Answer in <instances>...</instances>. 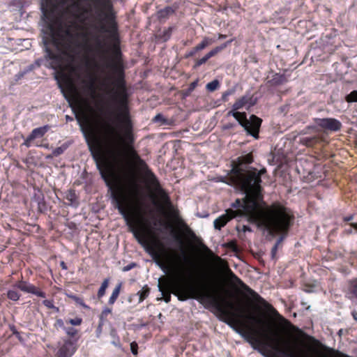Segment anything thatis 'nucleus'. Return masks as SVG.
Returning a JSON list of instances; mask_svg holds the SVG:
<instances>
[{"instance_id": "obj_1", "label": "nucleus", "mask_w": 357, "mask_h": 357, "mask_svg": "<svg viewBox=\"0 0 357 357\" xmlns=\"http://www.w3.org/2000/svg\"><path fill=\"white\" fill-rule=\"evenodd\" d=\"M59 87L63 96L68 101L79 123L89 149L96 162L102 178L111 192V197L119 213L123 216L129 231L132 233L137 242L145 247L153 258L158 261L162 269L173 267L174 262L162 248V252L155 250L150 243L151 230L141 215L139 210L133 204L119 183L114 162L103 153L100 139L96 135L91 123L92 107L88 100L76 91L74 84L66 73L60 72L56 76Z\"/></svg>"}, {"instance_id": "obj_2", "label": "nucleus", "mask_w": 357, "mask_h": 357, "mask_svg": "<svg viewBox=\"0 0 357 357\" xmlns=\"http://www.w3.org/2000/svg\"><path fill=\"white\" fill-rule=\"evenodd\" d=\"M159 291L162 292L163 299L166 303L171 301V293L178 296L179 301H186L193 298L199 303L214 307L223 317L222 320L242 335L254 349L269 347L271 350L268 352L271 357H301V355L294 351L289 342L282 338L278 331L271 329L267 323L261 318L250 315L248 319L258 325L266 326V340L259 337V332L254 327L248 325L240 318V316L228 310L225 304L230 308L233 305L220 295L217 289L205 284H192L173 282L168 278L160 279Z\"/></svg>"}, {"instance_id": "obj_3", "label": "nucleus", "mask_w": 357, "mask_h": 357, "mask_svg": "<svg viewBox=\"0 0 357 357\" xmlns=\"http://www.w3.org/2000/svg\"><path fill=\"white\" fill-rule=\"evenodd\" d=\"M248 186H235L244 192V215L253 218L260 225L271 233L287 234L294 224V215L279 202L262 208L260 202L265 204L261 194V181H248Z\"/></svg>"}, {"instance_id": "obj_4", "label": "nucleus", "mask_w": 357, "mask_h": 357, "mask_svg": "<svg viewBox=\"0 0 357 357\" xmlns=\"http://www.w3.org/2000/svg\"><path fill=\"white\" fill-rule=\"evenodd\" d=\"M48 35L43 38L45 57L50 60V67L54 69L61 68L62 66V56L61 53L75 54L77 50L87 46V41L83 45L79 41L80 38H86V34L81 32H73L70 27L65 29L59 24L48 26Z\"/></svg>"}, {"instance_id": "obj_5", "label": "nucleus", "mask_w": 357, "mask_h": 357, "mask_svg": "<svg viewBox=\"0 0 357 357\" xmlns=\"http://www.w3.org/2000/svg\"><path fill=\"white\" fill-rule=\"evenodd\" d=\"M96 7V20L100 22L99 30L108 34V38L114 43L112 57L105 63V67L112 74H125L123 55L120 50L119 25L112 0H93Z\"/></svg>"}, {"instance_id": "obj_6", "label": "nucleus", "mask_w": 357, "mask_h": 357, "mask_svg": "<svg viewBox=\"0 0 357 357\" xmlns=\"http://www.w3.org/2000/svg\"><path fill=\"white\" fill-rule=\"evenodd\" d=\"M253 162L252 153L237 158L231 162V169L227 177V183L234 186H248V181H261V174L264 170H258L248 165Z\"/></svg>"}, {"instance_id": "obj_7", "label": "nucleus", "mask_w": 357, "mask_h": 357, "mask_svg": "<svg viewBox=\"0 0 357 357\" xmlns=\"http://www.w3.org/2000/svg\"><path fill=\"white\" fill-rule=\"evenodd\" d=\"M256 103L253 96L246 94L236 100L232 106L233 109L228 112L229 116H234L238 123L246 130L247 133L252 136L255 139L259 137V129L262 123L261 119L255 114H252L250 119H247L245 112H239L238 109L248 105V107L254 106Z\"/></svg>"}, {"instance_id": "obj_8", "label": "nucleus", "mask_w": 357, "mask_h": 357, "mask_svg": "<svg viewBox=\"0 0 357 357\" xmlns=\"http://www.w3.org/2000/svg\"><path fill=\"white\" fill-rule=\"evenodd\" d=\"M230 274L231 278L236 282L237 284L240 285V287L247 292L257 303L260 304L266 310L268 311L271 314L275 316H277L280 318V319L284 322V324L288 327H294L292 324L287 319H284L282 317L278 312L271 305L268 303L264 298H262L259 294H257L255 291L251 289L249 286L245 284L238 277H237L232 271H230Z\"/></svg>"}, {"instance_id": "obj_9", "label": "nucleus", "mask_w": 357, "mask_h": 357, "mask_svg": "<svg viewBox=\"0 0 357 357\" xmlns=\"http://www.w3.org/2000/svg\"><path fill=\"white\" fill-rule=\"evenodd\" d=\"M314 121L317 126L325 130L336 132L342 128L341 122L334 118H316Z\"/></svg>"}, {"instance_id": "obj_10", "label": "nucleus", "mask_w": 357, "mask_h": 357, "mask_svg": "<svg viewBox=\"0 0 357 357\" xmlns=\"http://www.w3.org/2000/svg\"><path fill=\"white\" fill-rule=\"evenodd\" d=\"M77 351L76 341L70 339L63 340L59 346L56 357H72Z\"/></svg>"}, {"instance_id": "obj_11", "label": "nucleus", "mask_w": 357, "mask_h": 357, "mask_svg": "<svg viewBox=\"0 0 357 357\" xmlns=\"http://www.w3.org/2000/svg\"><path fill=\"white\" fill-rule=\"evenodd\" d=\"M173 215L177 222L178 226L179 227L185 238L190 241L199 242V238L197 236L193 230L188 225V224L178 216V212L177 211H174Z\"/></svg>"}, {"instance_id": "obj_12", "label": "nucleus", "mask_w": 357, "mask_h": 357, "mask_svg": "<svg viewBox=\"0 0 357 357\" xmlns=\"http://www.w3.org/2000/svg\"><path fill=\"white\" fill-rule=\"evenodd\" d=\"M13 287L26 293L32 294L41 298L46 297V294L44 291H41L40 288L34 286L27 281L22 280H19L14 284Z\"/></svg>"}, {"instance_id": "obj_13", "label": "nucleus", "mask_w": 357, "mask_h": 357, "mask_svg": "<svg viewBox=\"0 0 357 357\" xmlns=\"http://www.w3.org/2000/svg\"><path fill=\"white\" fill-rule=\"evenodd\" d=\"M242 213L237 211H233V209L229 208L226 210V213L218 218H216L214 222V227L215 229L220 230L222 227H224L228 222H229L233 218H237L238 215Z\"/></svg>"}, {"instance_id": "obj_14", "label": "nucleus", "mask_w": 357, "mask_h": 357, "mask_svg": "<svg viewBox=\"0 0 357 357\" xmlns=\"http://www.w3.org/2000/svg\"><path fill=\"white\" fill-rule=\"evenodd\" d=\"M50 129L49 125H45L39 128H34L30 135L24 139L22 145L30 147L32 142L38 138H42Z\"/></svg>"}, {"instance_id": "obj_15", "label": "nucleus", "mask_w": 357, "mask_h": 357, "mask_svg": "<svg viewBox=\"0 0 357 357\" xmlns=\"http://www.w3.org/2000/svg\"><path fill=\"white\" fill-rule=\"evenodd\" d=\"M287 82L285 75L280 73H275L271 79L268 80L267 84L270 86H278L282 85Z\"/></svg>"}, {"instance_id": "obj_16", "label": "nucleus", "mask_w": 357, "mask_h": 357, "mask_svg": "<svg viewBox=\"0 0 357 357\" xmlns=\"http://www.w3.org/2000/svg\"><path fill=\"white\" fill-rule=\"evenodd\" d=\"M177 6H166L163 9L158 10V17L160 20L167 19L170 15H173L177 10Z\"/></svg>"}, {"instance_id": "obj_17", "label": "nucleus", "mask_w": 357, "mask_h": 357, "mask_svg": "<svg viewBox=\"0 0 357 357\" xmlns=\"http://www.w3.org/2000/svg\"><path fill=\"white\" fill-rule=\"evenodd\" d=\"M322 140H323L322 137H320L319 135H315L313 137H303L302 139V142L306 146L313 147V146H316L317 144L321 143L322 142Z\"/></svg>"}, {"instance_id": "obj_18", "label": "nucleus", "mask_w": 357, "mask_h": 357, "mask_svg": "<svg viewBox=\"0 0 357 357\" xmlns=\"http://www.w3.org/2000/svg\"><path fill=\"white\" fill-rule=\"evenodd\" d=\"M232 41L233 39L226 41L220 45L213 47L208 52H207L208 56H209L210 58L216 56L219 52L225 50L229 44H231Z\"/></svg>"}, {"instance_id": "obj_19", "label": "nucleus", "mask_w": 357, "mask_h": 357, "mask_svg": "<svg viewBox=\"0 0 357 357\" xmlns=\"http://www.w3.org/2000/svg\"><path fill=\"white\" fill-rule=\"evenodd\" d=\"M269 232L271 234L276 235L275 233H271L270 231H269ZM287 234H288V232L287 234H277V235H280V236L277 240L275 244L274 245V246L271 249V258L273 259H276V254H277V252H278V247L282 243V242L283 241L284 238L287 235Z\"/></svg>"}, {"instance_id": "obj_20", "label": "nucleus", "mask_w": 357, "mask_h": 357, "mask_svg": "<svg viewBox=\"0 0 357 357\" xmlns=\"http://www.w3.org/2000/svg\"><path fill=\"white\" fill-rule=\"evenodd\" d=\"M172 31L173 27H168L167 29H164L162 31L157 34L155 38L158 40L166 42L171 38Z\"/></svg>"}, {"instance_id": "obj_21", "label": "nucleus", "mask_w": 357, "mask_h": 357, "mask_svg": "<svg viewBox=\"0 0 357 357\" xmlns=\"http://www.w3.org/2000/svg\"><path fill=\"white\" fill-rule=\"evenodd\" d=\"M123 283L119 282L114 289L112 295L108 300V304L112 305L117 300L122 287Z\"/></svg>"}, {"instance_id": "obj_22", "label": "nucleus", "mask_w": 357, "mask_h": 357, "mask_svg": "<svg viewBox=\"0 0 357 357\" xmlns=\"http://www.w3.org/2000/svg\"><path fill=\"white\" fill-rule=\"evenodd\" d=\"M65 199L69 202L70 205H78V197L76 195L75 190L73 189H70L67 191Z\"/></svg>"}, {"instance_id": "obj_23", "label": "nucleus", "mask_w": 357, "mask_h": 357, "mask_svg": "<svg viewBox=\"0 0 357 357\" xmlns=\"http://www.w3.org/2000/svg\"><path fill=\"white\" fill-rule=\"evenodd\" d=\"M231 206L235 208L233 209V211L240 212L242 214L238 215V217L244 216V198L243 200L240 199H236V201L231 204Z\"/></svg>"}, {"instance_id": "obj_24", "label": "nucleus", "mask_w": 357, "mask_h": 357, "mask_svg": "<svg viewBox=\"0 0 357 357\" xmlns=\"http://www.w3.org/2000/svg\"><path fill=\"white\" fill-rule=\"evenodd\" d=\"M215 42L213 38L204 36L202 41L197 45V49H200L201 51L204 50L208 46L212 45Z\"/></svg>"}, {"instance_id": "obj_25", "label": "nucleus", "mask_w": 357, "mask_h": 357, "mask_svg": "<svg viewBox=\"0 0 357 357\" xmlns=\"http://www.w3.org/2000/svg\"><path fill=\"white\" fill-rule=\"evenodd\" d=\"M109 283V278H105L101 285L99 288L98 293H97V297L100 300L101 299L105 294L106 289H107Z\"/></svg>"}, {"instance_id": "obj_26", "label": "nucleus", "mask_w": 357, "mask_h": 357, "mask_svg": "<svg viewBox=\"0 0 357 357\" xmlns=\"http://www.w3.org/2000/svg\"><path fill=\"white\" fill-rule=\"evenodd\" d=\"M150 291L151 289L148 285H144L137 294L139 296V303L144 301L149 296Z\"/></svg>"}, {"instance_id": "obj_27", "label": "nucleus", "mask_w": 357, "mask_h": 357, "mask_svg": "<svg viewBox=\"0 0 357 357\" xmlns=\"http://www.w3.org/2000/svg\"><path fill=\"white\" fill-rule=\"evenodd\" d=\"M112 314V309L109 307H105L102 310L100 314L99 315V322L105 324L107 321V317Z\"/></svg>"}, {"instance_id": "obj_28", "label": "nucleus", "mask_w": 357, "mask_h": 357, "mask_svg": "<svg viewBox=\"0 0 357 357\" xmlns=\"http://www.w3.org/2000/svg\"><path fill=\"white\" fill-rule=\"evenodd\" d=\"M82 82L84 84V88L86 91L92 93H95L94 79L92 77L89 82L83 80Z\"/></svg>"}, {"instance_id": "obj_29", "label": "nucleus", "mask_w": 357, "mask_h": 357, "mask_svg": "<svg viewBox=\"0 0 357 357\" xmlns=\"http://www.w3.org/2000/svg\"><path fill=\"white\" fill-rule=\"evenodd\" d=\"M211 58L208 56L206 53L202 58L195 60L193 68L196 69L201 66L202 65L206 63Z\"/></svg>"}, {"instance_id": "obj_30", "label": "nucleus", "mask_w": 357, "mask_h": 357, "mask_svg": "<svg viewBox=\"0 0 357 357\" xmlns=\"http://www.w3.org/2000/svg\"><path fill=\"white\" fill-rule=\"evenodd\" d=\"M68 146L66 144H63L61 146L54 149L52 151V156L57 157L61 155L67 149Z\"/></svg>"}, {"instance_id": "obj_31", "label": "nucleus", "mask_w": 357, "mask_h": 357, "mask_svg": "<svg viewBox=\"0 0 357 357\" xmlns=\"http://www.w3.org/2000/svg\"><path fill=\"white\" fill-rule=\"evenodd\" d=\"M7 297L8 299L17 301L20 298V294L15 290L10 289L7 292Z\"/></svg>"}, {"instance_id": "obj_32", "label": "nucleus", "mask_w": 357, "mask_h": 357, "mask_svg": "<svg viewBox=\"0 0 357 357\" xmlns=\"http://www.w3.org/2000/svg\"><path fill=\"white\" fill-rule=\"evenodd\" d=\"M220 86V82L218 79H214L206 84V89L209 91H214Z\"/></svg>"}, {"instance_id": "obj_33", "label": "nucleus", "mask_w": 357, "mask_h": 357, "mask_svg": "<svg viewBox=\"0 0 357 357\" xmlns=\"http://www.w3.org/2000/svg\"><path fill=\"white\" fill-rule=\"evenodd\" d=\"M69 297L72 298L76 303L83 307L84 309H89V307L84 303L82 298L79 297L76 295H71L69 296Z\"/></svg>"}, {"instance_id": "obj_34", "label": "nucleus", "mask_w": 357, "mask_h": 357, "mask_svg": "<svg viewBox=\"0 0 357 357\" xmlns=\"http://www.w3.org/2000/svg\"><path fill=\"white\" fill-rule=\"evenodd\" d=\"M345 100L347 102H357V90L353 91L348 94L346 96Z\"/></svg>"}, {"instance_id": "obj_35", "label": "nucleus", "mask_w": 357, "mask_h": 357, "mask_svg": "<svg viewBox=\"0 0 357 357\" xmlns=\"http://www.w3.org/2000/svg\"><path fill=\"white\" fill-rule=\"evenodd\" d=\"M349 292L355 298H357V280L351 282L349 286Z\"/></svg>"}, {"instance_id": "obj_36", "label": "nucleus", "mask_w": 357, "mask_h": 357, "mask_svg": "<svg viewBox=\"0 0 357 357\" xmlns=\"http://www.w3.org/2000/svg\"><path fill=\"white\" fill-rule=\"evenodd\" d=\"M43 304L47 307L48 309H56V312L59 311V308L58 307H56L54 305V301L53 300H44L43 301Z\"/></svg>"}, {"instance_id": "obj_37", "label": "nucleus", "mask_w": 357, "mask_h": 357, "mask_svg": "<svg viewBox=\"0 0 357 357\" xmlns=\"http://www.w3.org/2000/svg\"><path fill=\"white\" fill-rule=\"evenodd\" d=\"M64 331L70 337H74L78 333V331L73 327L66 328Z\"/></svg>"}, {"instance_id": "obj_38", "label": "nucleus", "mask_w": 357, "mask_h": 357, "mask_svg": "<svg viewBox=\"0 0 357 357\" xmlns=\"http://www.w3.org/2000/svg\"><path fill=\"white\" fill-rule=\"evenodd\" d=\"M83 320L81 317H77L74 319H70L66 322L73 326H80Z\"/></svg>"}, {"instance_id": "obj_39", "label": "nucleus", "mask_w": 357, "mask_h": 357, "mask_svg": "<svg viewBox=\"0 0 357 357\" xmlns=\"http://www.w3.org/2000/svg\"><path fill=\"white\" fill-rule=\"evenodd\" d=\"M10 329L13 333V335H15L16 337L20 340L22 341V337H21L20 333L16 329L15 326L14 325L10 326Z\"/></svg>"}, {"instance_id": "obj_40", "label": "nucleus", "mask_w": 357, "mask_h": 357, "mask_svg": "<svg viewBox=\"0 0 357 357\" xmlns=\"http://www.w3.org/2000/svg\"><path fill=\"white\" fill-rule=\"evenodd\" d=\"M200 49H197V45L194 47L185 56L186 58L194 56L197 52H200Z\"/></svg>"}, {"instance_id": "obj_41", "label": "nucleus", "mask_w": 357, "mask_h": 357, "mask_svg": "<svg viewBox=\"0 0 357 357\" xmlns=\"http://www.w3.org/2000/svg\"><path fill=\"white\" fill-rule=\"evenodd\" d=\"M236 229L238 231H243V232H246V231H251L252 229L250 227V226L248 225H241V226H237L236 227Z\"/></svg>"}, {"instance_id": "obj_42", "label": "nucleus", "mask_w": 357, "mask_h": 357, "mask_svg": "<svg viewBox=\"0 0 357 357\" xmlns=\"http://www.w3.org/2000/svg\"><path fill=\"white\" fill-rule=\"evenodd\" d=\"M104 324H102V322L101 323L98 322V325L96 330V334L97 337H100L102 332V327H103Z\"/></svg>"}, {"instance_id": "obj_43", "label": "nucleus", "mask_w": 357, "mask_h": 357, "mask_svg": "<svg viewBox=\"0 0 357 357\" xmlns=\"http://www.w3.org/2000/svg\"><path fill=\"white\" fill-rule=\"evenodd\" d=\"M130 350L134 355L137 354L138 345L136 342H132L130 343Z\"/></svg>"}, {"instance_id": "obj_44", "label": "nucleus", "mask_w": 357, "mask_h": 357, "mask_svg": "<svg viewBox=\"0 0 357 357\" xmlns=\"http://www.w3.org/2000/svg\"><path fill=\"white\" fill-rule=\"evenodd\" d=\"M153 121L155 122H162L165 123L166 119L164 118L163 115L161 114H158L153 119Z\"/></svg>"}, {"instance_id": "obj_45", "label": "nucleus", "mask_w": 357, "mask_h": 357, "mask_svg": "<svg viewBox=\"0 0 357 357\" xmlns=\"http://www.w3.org/2000/svg\"><path fill=\"white\" fill-rule=\"evenodd\" d=\"M54 326L55 327H59L61 328H63V330H65V328H66V327H65L64 322H63V319H57L56 320V322L54 324Z\"/></svg>"}, {"instance_id": "obj_46", "label": "nucleus", "mask_w": 357, "mask_h": 357, "mask_svg": "<svg viewBox=\"0 0 357 357\" xmlns=\"http://www.w3.org/2000/svg\"><path fill=\"white\" fill-rule=\"evenodd\" d=\"M174 239L179 244L180 247L181 248H183L184 243H183V241L182 238L178 235H175Z\"/></svg>"}, {"instance_id": "obj_47", "label": "nucleus", "mask_w": 357, "mask_h": 357, "mask_svg": "<svg viewBox=\"0 0 357 357\" xmlns=\"http://www.w3.org/2000/svg\"><path fill=\"white\" fill-rule=\"evenodd\" d=\"M354 215L351 214L349 215L345 216L343 218L344 222H349L354 219Z\"/></svg>"}, {"instance_id": "obj_48", "label": "nucleus", "mask_w": 357, "mask_h": 357, "mask_svg": "<svg viewBox=\"0 0 357 357\" xmlns=\"http://www.w3.org/2000/svg\"><path fill=\"white\" fill-rule=\"evenodd\" d=\"M197 86V81L192 82L189 86V89L190 91H192L195 89V87Z\"/></svg>"}, {"instance_id": "obj_49", "label": "nucleus", "mask_w": 357, "mask_h": 357, "mask_svg": "<svg viewBox=\"0 0 357 357\" xmlns=\"http://www.w3.org/2000/svg\"><path fill=\"white\" fill-rule=\"evenodd\" d=\"M60 266L63 270L68 269V266H67L66 264L63 261L60 262Z\"/></svg>"}, {"instance_id": "obj_50", "label": "nucleus", "mask_w": 357, "mask_h": 357, "mask_svg": "<svg viewBox=\"0 0 357 357\" xmlns=\"http://www.w3.org/2000/svg\"><path fill=\"white\" fill-rule=\"evenodd\" d=\"M182 254H183V260L185 262H188L189 261L188 257H187L185 252H184V250L183 249H182Z\"/></svg>"}, {"instance_id": "obj_51", "label": "nucleus", "mask_w": 357, "mask_h": 357, "mask_svg": "<svg viewBox=\"0 0 357 357\" xmlns=\"http://www.w3.org/2000/svg\"><path fill=\"white\" fill-rule=\"evenodd\" d=\"M133 266H134V264H130V265H128L127 266H125L123 268V271H128L130 270L133 267Z\"/></svg>"}, {"instance_id": "obj_52", "label": "nucleus", "mask_w": 357, "mask_h": 357, "mask_svg": "<svg viewBox=\"0 0 357 357\" xmlns=\"http://www.w3.org/2000/svg\"><path fill=\"white\" fill-rule=\"evenodd\" d=\"M218 39H225L227 38V35H225V34H222V33H218Z\"/></svg>"}, {"instance_id": "obj_53", "label": "nucleus", "mask_w": 357, "mask_h": 357, "mask_svg": "<svg viewBox=\"0 0 357 357\" xmlns=\"http://www.w3.org/2000/svg\"><path fill=\"white\" fill-rule=\"evenodd\" d=\"M350 225L352 228L357 230V222L351 223Z\"/></svg>"}, {"instance_id": "obj_54", "label": "nucleus", "mask_w": 357, "mask_h": 357, "mask_svg": "<svg viewBox=\"0 0 357 357\" xmlns=\"http://www.w3.org/2000/svg\"><path fill=\"white\" fill-rule=\"evenodd\" d=\"M352 232H353V231H352L351 228H350L349 229H346L344 231V233L347 234H352Z\"/></svg>"}, {"instance_id": "obj_55", "label": "nucleus", "mask_w": 357, "mask_h": 357, "mask_svg": "<svg viewBox=\"0 0 357 357\" xmlns=\"http://www.w3.org/2000/svg\"><path fill=\"white\" fill-rule=\"evenodd\" d=\"M134 188L136 191H138V185L136 183H133Z\"/></svg>"}, {"instance_id": "obj_56", "label": "nucleus", "mask_w": 357, "mask_h": 357, "mask_svg": "<svg viewBox=\"0 0 357 357\" xmlns=\"http://www.w3.org/2000/svg\"><path fill=\"white\" fill-rule=\"evenodd\" d=\"M97 46L98 47H102V43H101V42L100 40L97 41Z\"/></svg>"}, {"instance_id": "obj_57", "label": "nucleus", "mask_w": 357, "mask_h": 357, "mask_svg": "<svg viewBox=\"0 0 357 357\" xmlns=\"http://www.w3.org/2000/svg\"><path fill=\"white\" fill-rule=\"evenodd\" d=\"M66 119H67V120L73 121V118H72V117H70V116H68V115L66 116Z\"/></svg>"}, {"instance_id": "obj_58", "label": "nucleus", "mask_w": 357, "mask_h": 357, "mask_svg": "<svg viewBox=\"0 0 357 357\" xmlns=\"http://www.w3.org/2000/svg\"><path fill=\"white\" fill-rule=\"evenodd\" d=\"M229 94V93H226L223 94V96H222L223 99H225V96Z\"/></svg>"}, {"instance_id": "obj_59", "label": "nucleus", "mask_w": 357, "mask_h": 357, "mask_svg": "<svg viewBox=\"0 0 357 357\" xmlns=\"http://www.w3.org/2000/svg\"><path fill=\"white\" fill-rule=\"evenodd\" d=\"M216 259L218 261H221L222 260L221 258L220 257H218V256H216Z\"/></svg>"}]
</instances>
